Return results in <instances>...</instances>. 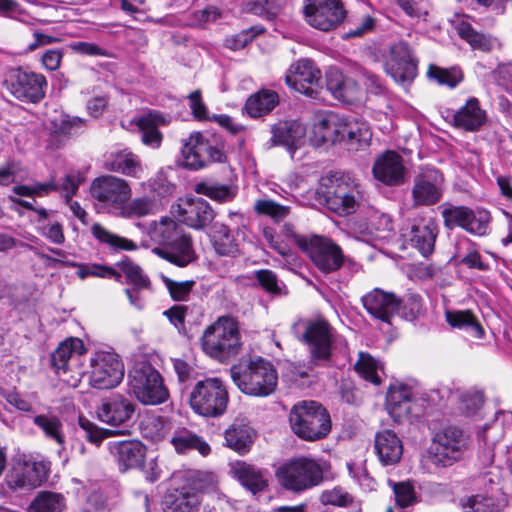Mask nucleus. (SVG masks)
Masks as SVG:
<instances>
[{
    "mask_svg": "<svg viewBox=\"0 0 512 512\" xmlns=\"http://www.w3.org/2000/svg\"><path fill=\"white\" fill-rule=\"evenodd\" d=\"M430 78L435 79L440 85H447L450 88L456 87L463 79L461 70L457 68L443 69L431 66L428 71Z\"/></svg>",
    "mask_w": 512,
    "mask_h": 512,
    "instance_id": "052dcab7",
    "label": "nucleus"
},
{
    "mask_svg": "<svg viewBox=\"0 0 512 512\" xmlns=\"http://www.w3.org/2000/svg\"><path fill=\"white\" fill-rule=\"evenodd\" d=\"M3 85L16 99L36 104L45 97L47 80L42 74L15 68L8 71Z\"/></svg>",
    "mask_w": 512,
    "mask_h": 512,
    "instance_id": "ddd939ff",
    "label": "nucleus"
},
{
    "mask_svg": "<svg viewBox=\"0 0 512 512\" xmlns=\"http://www.w3.org/2000/svg\"><path fill=\"white\" fill-rule=\"evenodd\" d=\"M490 213L485 209L472 210L466 220L464 229L474 235L483 236L489 229Z\"/></svg>",
    "mask_w": 512,
    "mask_h": 512,
    "instance_id": "4d7b16f0",
    "label": "nucleus"
},
{
    "mask_svg": "<svg viewBox=\"0 0 512 512\" xmlns=\"http://www.w3.org/2000/svg\"><path fill=\"white\" fill-rule=\"evenodd\" d=\"M412 391L406 385L391 386L386 396V409L395 422L411 412Z\"/></svg>",
    "mask_w": 512,
    "mask_h": 512,
    "instance_id": "473e14b6",
    "label": "nucleus"
},
{
    "mask_svg": "<svg viewBox=\"0 0 512 512\" xmlns=\"http://www.w3.org/2000/svg\"><path fill=\"white\" fill-rule=\"evenodd\" d=\"M385 70L395 82L401 84L410 83L416 77L417 62L407 43L400 41L391 46Z\"/></svg>",
    "mask_w": 512,
    "mask_h": 512,
    "instance_id": "aec40b11",
    "label": "nucleus"
},
{
    "mask_svg": "<svg viewBox=\"0 0 512 512\" xmlns=\"http://www.w3.org/2000/svg\"><path fill=\"white\" fill-rule=\"evenodd\" d=\"M445 317L446 321L451 327L464 330L471 337L476 339H481L484 337V328L472 311H446Z\"/></svg>",
    "mask_w": 512,
    "mask_h": 512,
    "instance_id": "ea45409f",
    "label": "nucleus"
},
{
    "mask_svg": "<svg viewBox=\"0 0 512 512\" xmlns=\"http://www.w3.org/2000/svg\"><path fill=\"white\" fill-rule=\"evenodd\" d=\"M291 331L296 339L308 346L311 364L322 365L330 360L332 327L324 318H300L293 323Z\"/></svg>",
    "mask_w": 512,
    "mask_h": 512,
    "instance_id": "7ed1b4c3",
    "label": "nucleus"
},
{
    "mask_svg": "<svg viewBox=\"0 0 512 512\" xmlns=\"http://www.w3.org/2000/svg\"><path fill=\"white\" fill-rule=\"evenodd\" d=\"M376 454L383 465H394L402 457L403 446L399 437L391 430H383L375 435Z\"/></svg>",
    "mask_w": 512,
    "mask_h": 512,
    "instance_id": "c756f323",
    "label": "nucleus"
},
{
    "mask_svg": "<svg viewBox=\"0 0 512 512\" xmlns=\"http://www.w3.org/2000/svg\"><path fill=\"white\" fill-rule=\"evenodd\" d=\"M343 139L351 149H361L369 145L372 133L366 123L356 120L344 121Z\"/></svg>",
    "mask_w": 512,
    "mask_h": 512,
    "instance_id": "c03bdc74",
    "label": "nucleus"
},
{
    "mask_svg": "<svg viewBox=\"0 0 512 512\" xmlns=\"http://www.w3.org/2000/svg\"><path fill=\"white\" fill-rule=\"evenodd\" d=\"M295 242L309 256L313 264L325 274L335 272L341 267H349L353 272L358 271V265L350 259H345L341 247L329 238L297 235Z\"/></svg>",
    "mask_w": 512,
    "mask_h": 512,
    "instance_id": "39448f33",
    "label": "nucleus"
},
{
    "mask_svg": "<svg viewBox=\"0 0 512 512\" xmlns=\"http://www.w3.org/2000/svg\"><path fill=\"white\" fill-rule=\"evenodd\" d=\"M153 252L179 267H185L196 259L192 239L186 233L166 246L154 248Z\"/></svg>",
    "mask_w": 512,
    "mask_h": 512,
    "instance_id": "cd10ccee",
    "label": "nucleus"
},
{
    "mask_svg": "<svg viewBox=\"0 0 512 512\" xmlns=\"http://www.w3.org/2000/svg\"><path fill=\"white\" fill-rule=\"evenodd\" d=\"M444 178L434 168L426 169L414 178L412 199L416 206H431L438 203L443 195Z\"/></svg>",
    "mask_w": 512,
    "mask_h": 512,
    "instance_id": "6ab92c4d",
    "label": "nucleus"
},
{
    "mask_svg": "<svg viewBox=\"0 0 512 512\" xmlns=\"http://www.w3.org/2000/svg\"><path fill=\"white\" fill-rule=\"evenodd\" d=\"M104 168L133 178H140L143 172L139 157L128 149L111 153L104 163Z\"/></svg>",
    "mask_w": 512,
    "mask_h": 512,
    "instance_id": "7c9ffc66",
    "label": "nucleus"
},
{
    "mask_svg": "<svg viewBox=\"0 0 512 512\" xmlns=\"http://www.w3.org/2000/svg\"><path fill=\"white\" fill-rule=\"evenodd\" d=\"M255 437L254 429L242 421H235L224 433L226 445L240 454L250 450Z\"/></svg>",
    "mask_w": 512,
    "mask_h": 512,
    "instance_id": "e433bc0d",
    "label": "nucleus"
},
{
    "mask_svg": "<svg viewBox=\"0 0 512 512\" xmlns=\"http://www.w3.org/2000/svg\"><path fill=\"white\" fill-rule=\"evenodd\" d=\"M136 405L120 394L105 399L97 408L98 419L110 426L128 422L135 413Z\"/></svg>",
    "mask_w": 512,
    "mask_h": 512,
    "instance_id": "b1692460",
    "label": "nucleus"
},
{
    "mask_svg": "<svg viewBox=\"0 0 512 512\" xmlns=\"http://www.w3.org/2000/svg\"><path fill=\"white\" fill-rule=\"evenodd\" d=\"M157 204L154 199L143 196L137 197L132 201H128L123 208H121V215L124 217H143L152 214L156 211Z\"/></svg>",
    "mask_w": 512,
    "mask_h": 512,
    "instance_id": "603ef678",
    "label": "nucleus"
},
{
    "mask_svg": "<svg viewBox=\"0 0 512 512\" xmlns=\"http://www.w3.org/2000/svg\"><path fill=\"white\" fill-rule=\"evenodd\" d=\"M254 210L260 215H266L275 221H281L290 213V207L281 205L270 199H259L254 203Z\"/></svg>",
    "mask_w": 512,
    "mask_h": 512,
    "instance_id": "13d9d810",
    "label": "nucleus"
},
{
    "mask_svg": "<svg viewBox=\"0 0 512 512\" xmlns=\"http://www.w3.org/2000/svg\"><path fill=\"white\" fill-rule=\"evenodd\" d=\"M327 207L344 216L354 213L362 200L358 188L342 179H331L330 186L324 192Z\"/></svg>",
    "mask_w": 512,
    "mask_h": 512,
    "instance_id": "a211bd4d",
    "label": "nucleus"
},
{
    "mask_svg": "<svg viewBox=\"0 0 512 512\" xmlns=\"http://www.w3.org/2000/svg\"><path fill=\"white\" fill-rule=\"evenodd\" d=\"M33 423L43 431L47 438L63 446L65 442L63 426L56 416L45 414L37 415L34 417Z\"/></svg>",
    "mask_w": 512,
    "mask_h": 512,
    "instance_id": "8fccbe9b",
    "label": "nucleus"
},
{
    "mask_svg": "<svg viewBox=\"0 0 512 512\" xmlns=\"http://www.w3.org/2000/svg\"><path fill=\"white\" fill-rule=\"evenodd\" d=\"M86 126V121L77 116L60 114L51 120V135L56 138L68 139L81 133Z\"/></svg>",
    "mask_w": 512,
    "mask_h": 512,
    "instance_id": "37998d69",
    "label": "nucleus"
},
{
    "mask_svg": "<svg viewBox=\"0 0 512 512\" xmlns=\"http://www.w3.org/2000/svg\"><path fill=\"white\" fill-rule=\"evenodd\" d=\"M200 341L205 354L220 362L235 357L242 348L238 323L229 316H221L206 327Z\"/></svg>",
    "mask_w": 512,
    "mask_h": 512,
    "instance_id": "f257e3e1",
    "label": "nucleus"
},
{
    "mask_svg": "<svg viewBox=\"0 0 512 512\" xmlns=\"http://www.w3.org/2000/svg\"><path fill=\"white\" fill-rule=\"evenodd\" d=\"M49 472L48 461L18 459L5 475V483L13 492H30L47 481Z\"/></svg>",
    "mask_w": 512,
    "mask_h": 512,
    "instance_id": "9d476101",
    "label": "nucleus"
},
{
    "mask_svg": "<svg viewBox=\"0 0 512 512\" xmlns=\"http://www.w3.org/2000/svg\"><path fill=\"white\" fill-rule=\"evenodd\" d=\"M229 395L225 383L217 377L198 381L190 392L192 410L204 417H219L227 409Z\"/></svg>",
    "mask_w": 512,
    "mask_h": 512,
    "instance_id": "0eeeda50",
    "label": "nucleus"
},
{
    "mask_svg": "<svg viewBox=\"0 0 512 512\" xmlns=\"http://www.w3.org/2000/svg\"><path fill=\"white\" fill-rule=\"evenodd\" d=\"M66 507L62 494L52 491H41L29 504L28 512H62Z\"/></svg>",
    "mask_w": 512,
    "mask_h": 512,
    "instance_id": "a18cd8bd",
    "label": "nucleus"
},
{
    "mask_svg": "<svg viewBox=\"0 0 512 512\" xmlns=\"http://www.w3.org/2000/svg\"><path fill=\"white\" fill-rule=\"evenodd\" d=\"M171 443L180 453H184L188 450H197L200 454L205 456L210 452L208 443L188 430L176 432L171 439Z\"/></svg>",
    "mask_w": 512,
    "mask_h": 512,
    "instance_id": "09e8293b",
    "label": "nucleus"
},
{
    "mask_svg": "<svg viewBox=\"0 0 512 512\" xmlns=\"http://www.w3.org/2000/svg\"><path fill=\"white\" fill-rule=\"evenodd\" d=\"M320 501L324 505L344 507L352 503V496L340 487L325 490L320 495Z\"/></svg>",
    "mask_w": 512,
    "mask_h": 512,
    "instance_id": "0e129e2a",
    "label": "nucleus"
},
{
    "mask_svg": "<svg viewBox=\"0 0 512 512\" xmlns=\"http://www.w3.org/2000/svg\"><path fill=\"white\" fill-rule=\"evenodd\" d=\"M372 172L375 179L387 186H399L405 182L406 167L403 158L392 150H387L376 158Z\"/></svg>",
    "mask_w": 512,
    "mask_h": 512,
    "instance_id": "5701e85b",
    "label": "nucleus"
},
{
    "mask_svg": "<svg viewBox=\"0 0 512 512\" xmlns=\"http://www.w3.org/2000/svg\"><path fill=\"white\" fill-rule=\"evenodd\" d=\"M77 275L81 279H85L88 276H95L100 278H115L117 281L120 280L121 274L115 269L108 266L93 264V265H78Z\"/></svg>",
    "mask_w": 512,
    "mask_h": 512,
    "instance_id": "e2e57ef3",
    "label": "nucleus"
},
{
    "mask_svg": "<svg viewBox=\"0 0 512 512\" xmlns=\"http://www.w3.org/2000/svg\"><path fill=\"white\" fill-rule=\"evenodd\" d=\"M484 398L481 391H467L460 396V409L467 415L475 414L483 405Z\"/></svg>",
    "mask_w": 512,
    "mask_h": 512,
    "instance_id": "69168bd1",
    "label": "nucleus"
},
{
    "mask_svg": "<svg viewBox=\"0 0 512 512\" xmlns=\"http://www.w3.org/2000/svg\"><path fill=\"white\" fill-rule=\"evenodd\" d=\"M230 374L239 390L250 396H269L278 384V373L275 367L262 358L234 365L230 369Z\"/></svg>",
    "mask_w": 512,
    "mask_h": 512,
    "instance_id": "f03ea898",
    "label": "nucleus"
},
{
    "mask_svg": "<svg viewBox=\"0 0 512 512\" xmlns=\"http://www.w3.org/2000/svg\"><path fill=\"white\" fill-rule=\"evenodd\" d=\"M320 79V70L309 59H302L292 64L285 76L289 87L312 99H319Z\"/></svg>",
    "mask_w": 512,
    "mask_h": 512,
    "instance_id": "f3484780",
    "label": "nucleus"
},
{
    "mask_svg": "<svg viewBox=\"0 0 512 512\" xmlns=\"http://www.w3.org/2000/svg\"><path fill=\"white\" fill-rule=\"evenodd\" d=\"M456 30L460 38L465 40L473 49L490 52L501 46L496 37L476 31L468 22L459 23Z\"/></svg>",
    "mask_w": 512,
    "mask_h": 512,
    "instance_id": "4c0bfd02",
    "label": "nucleus"
},
{
    "mask_svg": "<svg viewBox=\"0 0 512 512\" xmlns=\"http://www.w3.org/2000/svg\"><path fill=\"white\" fill-rule=\"evenodd\" d=\"M278 103L279 97L275 91L260 90L247 99L245 110L251 117H261L270 113Z\"/></svg>",
    "mask_w": 512,
    "mask_h": 512,
    "instance_id": "79ce46f5",
    "label": "nucleus"
},
{
    "mask_svg": "<svg viewBox=\"0 0 512 512\" xmlns=\"http://www.w3.org/2000/svg\"><path fill=\"white\" fill-rule=\"evenodd\" d=\"M389 487L393 490L396 505L407 508L417 502V496L413 484L410 481L394 482L388 481Z\"/></svg>",
    "mask_w": 512,
    "mask_h": 512,
    "instance_id": "5fc2aeb1",
    "label": "nucleus"
},
{
    "mask_svg": "<svg viewBox=\"0 0 512 512\" xmlns=\"http://www.w3.org/2000/svg\"><path fill=\"white\" fill-rule=\"evenodd\" d=\"M274 144L286 146L290 152H294L301 145L305 134V126L299 122L278 123L271 128Z\"/></svg>",
    "mask_w": 512,
    "mask_h": 512,
    "instance_id": "72a5a7b5",
    "label": "nucleus"
},
{
    "mask_svg": "<svg viewBox=\"0 0 512 512\" xmlns=\"http://www.w3.org/2000/svg\"><path fill=\"white\" fill-rule=\"evenodd\" d=\"M277 476L284 488L298 493L321 484L323 470L314 459L301 457L282 465Z\"/></svg>",
    "mask_w": 512,
    "mask_h": 512,
    "instance_id": "6e6552de",
    "label": "nucleus"
},
{
    "mask_svg": "<svg viewBox=\"0 0 512 512\" xmlns=\"http://www.w3.org/2000/svg\"><path fill=\"white\" fill-rule=\"evenodd\" d=\"M142 133L143 144L152 148H158L161 145L163 136L158 130L159 125L164 123V118L157 112H149L139 117L135 121Z\"/></svg>",
    "mask_w": 512,
    "mask_h": 512,
    "instance_id": "a19ab883",
    "label": "nucleus"
},
{
    "mask_svg": "<svg viewBox=\"0 0 512 512\" xmlns=\"http://www.w3.org/2000/svg\"><path fill=\"white\" fill-rule=\"evenodd\" d=\"M85 347L79 338H69L59 344L51 354V363L60 380L71 387H78L84 372L80 367H72L80 361Z\"/></svg>",
    "mask_w": 512,
    "mask_h": 512,
    "instance_id": "9b49d317",
    "label": "nucleus"
},
{
    "mask_svg": "<svg viewBox=\"0 0 512 512\" xmlns=\"http://www.w3.org/2000/svg\"><path fill=\"white\" fill-rule=\"evenodd\" d=\"M471 209L466 206H446L443 207L441 215L444 220V226L447 229L461 227L464 229L467 218Z\"/></svg>",
    "mask_w": 512,
    "mask_h": 512,
    "instance_id": "bf43d9fd",
    "label": "nucleus"
},
{
    "mask_svg": "<svg viewBox=\"0 0 512 512\" xmlns=\"http://www.w3.org/2000/svg\"><path fill=\"white\" fill-rule=\"evenodd\" d=\"M468 448V438L463 431L448 426L437 431L429 448V458L438 467H449L459 461Z\"/></svg>",
    "mask_w": 512,
    "mask_h": 512,
    "instance_id": "1a4fd4ad",
    "label": "nucleus"
},
{
    "mask_svg": "<svg viewBox=\"0 0 512 512\" xmlns=\"http://www.w3.org/2000/svg\"><path fill=\"white\" fill-rule=\"evenodd\" d=\"M89 384L96 389H112L124 378V364L114 352L100 351L90 361Z\"/></svg>",
    "mask_w": 512,
    "mask_h": 512,
    "instance_id": "2eb2a0df",
    "label": "nucleus"
},
{
    "mask_svg": "<svg viewBox=\"0 0 512 512\" xmlns=\"http://www.w3.org/2000/svg\"><path fill=\"white\" fill-rule=\"evenodd\" d=\"M326 89L334 99L351 103L358 100L360 92L358 84L351 78L345 77L337 68L326 72Z\"/></svg>",
    "mask_w": 512,
    "mask_h": 512,
    "instance_id": "c85d7f7f",
    "label": "nucleus"
},
{
    "mask_svg": "<svg viewBox=\"0 0 512 512\" xmlns=\"http://www.w3.org/2000/svg\"><path fill=\"white\" fill-rule=\"evenodd\" d=\"M182 163L186 168L199 170L213 163L226 161L224 145L216 136L201 132L192 133L181 149Z\"/></svg>",
    "mask_w": 512,
    "mask_h": 512,
    "instance_id": "423d86ee",
    "label": "nucleus"
},
{
    "mask_svg": "<svg viewBox=\"0 0 512 512\" xmlns=\"http://www.w3.org/2000/svg\"><path fill=\"white\" fill-rule=\"evenodd\" d=\"M201 496L191 488L174 490L164 499L165 512H197Z\"/></svg>",
    "mask_w": 512,
    "mask_h": 512,
    "instance_id": "f704fd0d",
    "label": "nucleus"
},
{
    "mask_svg": "<svg viewBox=\"0 0 512 512\" xmlns=\"http://www.w3.org/2000/svg\"><path fill=\"white\" fill-rule=\"evenodd\" d=\"M193 189L197 194L204 195L219 203L232 201L237 192V189L233 186L208 181L196 183Z\"/></svg>",
    "mask_w": 512,
    "mask_h": 512,
    "instance_id": "de8ad7c7",
    "label": "nucleus"
},
{
    "mask_svg": "<svg viewBox=\"0 0 512 512\" xmlns=\"http://www.w3.org/2000/svg\"><path fill=\"white\" fill-rule=\"evenodd\" d=\"M210 241L215 252L220 256H236L239 253V245L230 230L223 223H215L210 233Z\"/></svg>",
    "mask_w": 512,
    "mask_h": 512,
    "instance_id": "58836bf2",
    "label": "nucleus"
},
{
    "mask_svg": "<svg viewBox=\"0 0 512 512\" xmlns=\"http://www.w3.org/2000/svg\"><path fill=\"white\" fill-rule=\"evenodd\" d=\"M117 267L126 276L127 282L131 283L136 289H148L150 281L146 275L143 274L141 267L126 258L117 263Z\"/></svg>",
    "mask_w": 512,
    "mask_h": 512,
    "instance_id": "864d4df0",
    "label": "nucleus"
},
{
    "mask_svg": "<svg viewBox=\"0 0 512 512\" xmlns=\"http://www.w3.org/2000/svg\"><path fill=\"white\" fill-rule=\"evenodd\" d=\"M355 370L367 381L379 385L381 380L378 375L379 364L368 353L360 352L359 358L354 365Z\"/></svg>",
    "mask_w": 512,
    "mask_h": 512,
    "instance_id": "6e6d98bb",
    "label": "nucleus"
},
{
    "mask_svg": "<svg viewBox=\"0 0 512 512\" xmlns=\"http://www.w3.org/2000/svg\"><path fill=\"white\" fill-rule=\"evenodd\" d=\"M108 449L123 472L141 467L145 459L146 448L138 440L110 441Z\"/></svg>",
    "mask_w": 512,
    "mask_h": 512,
    "instance_id": "393cba45",
    "label": "nucleus"
},
{
    "mask_svg": "<svg viewBox=\"0 0 512 512\" xmlns=\"http://www.w3.org/2000/svg\"><path fill=\"white\" fill-rule=\"evenodd\" d=\"M259 285L268 293L272 295L282 294V287L278 282L277 276L271 270H259L255 273Z\"/></svg>",
    "mask_w": 512,
    "mask_h": 512,
    "instance_id": "338daca9",
    "label": "nucleus"
},
{
    "mask_svg": "<svg viewBox=\"0 0 512 512\" xmlns=\"http://www.w3.org/2000/svg\"><path fill=\"white\" fill-rule=\"evenodd\" d=\"M361 302L367 312L384 323H390L401 305V299L393 292L374 288L362 296Z\"/></svg>",
    "mask_w": 512,
    "mask_h": 512,
    "instance_id": "4be33fe9",
    "label": "nucleus"
},
{
    "mask_svg": "<svg viewBox=\"0 0 512 512\" xmlns=\"http://www.w3.org/2000/svg\"><path fill=\"white\" fill-rule=\"evenodd\" d=\"M91 230L93 236L98 241L105 243L116 250L132 251L137 248V245L132 240L118 236L100 224H94Z\"/></svg>",
    "mask_w": 512,
    "mask_h": 512,
    "instance_id": "3c124183",
    "label": "nucleus"
},
{
    "mask_svg": "<svg viewBox=\"0 0 512 512\" xmlns=\"http://www.w3.org/2000/svg\"><path fill=\"white\" fill-rule=\"evenodd\" d=\"M292 431L305 441H317L331 430V419L326 409L315 401L296 403L289 414Z\"/></svg>",
    "mask_w": 512,
    "mask_h": 512,
    "instance_id": "20e7f679",
    "label": "nucleus"
},
{
    "mask_svg": "<svg viewBox=\"0 0 512 512\" xmlns=\"http://www.w3.org/2000/svg\"><path fill=\"white\" fill-rule=\"evenodd\" d=\"M178 220L194 230H203L215 219L216 212L203 198L194 197L182 200L175 210Z\"/></svg>",
    "mask_w": 512,
    "mask_h": 512,
    "instance_id": "412c9836",
    "label": "nucleus"
},
{
    "mask_svg": "<svg viewBox=\"0 0 512 512\" xmlns=\"http://www.w3.org/2000/svg\"><path fill=\"white\" fill-rule=\"evenodd\" d=\"M344 120L329 113L320 116L313 125V133L321 143H336L343 139Z\"/></svg>",
    "mask_w": 512,
    "mask_h": 512,
    "instance_id": "c9c22d12",
    "label": "nucleus"
},
{
    "mask_svg": "<svg viewBox=\"0 0 512 512\" xmlns=\"http://www.w3.org/2000/svg\"><path fill=\"white\" fill-rule=\"evenodd\" d=\"M263 30L258 27H250L245 29L232 37L226 39V44L233 50H239L244 48L247 44L252 42L254 38L261 33Z\"/></svg>",
    "mask_w": 512,
    "mask_h": 512,
    "instance_id": "774afa93",
    "label": "nucleus"
},
{
    "mask_svg": "<svg viewBox=\"0 0 512 512\" xmlns=\"http://www.w3.org/2000/svg\"><path fill=\"white\" fill-rule=\"evenodd\" d=\"M185 234L182 228L171 218L163 217L151 230V239L163 247L176 241Z\"/></svg>",
    "mask_w": 512,
    "mask_h": 512,
    "instance_id": "49530a36",
    "label": "nucleus"
},
{
    "mask_svg": "<svg viewBox=\"0 0 512 512\" xmlns=\"http://www.w3.org/2000/svg\"><path fill=\"white\" fill-rule=\"evenodd\" d=\"M90 193L101 207L120 211L131 199L132 189L123 178L102 175L91 182Z\"/></svg>",
    "mask_w": 512,
    "mask_h": 512,
    "instance_id": "4468645a",
    "label": "nucleus"
},
{
    "mask_svg": "<svg viewBox=\"0 0 512 512\" xmlns=\"http://www.w3.org/2000/svg\"><path fill=\"white\" fill-rule=\"evenodd\" d=\"M438 227L434 221L412 225L405 237L423 256L430 255L434 250Z\"/></svg>",
    "mask_w": 512,
    "mask_h": 512,
    "instance_id": "2f4dec72",
    "label": "nucleus"
},
{
    "mask_svg": "<svg viewBox=\"0 0 512 512\" xmlns=\"http://www.w3.org/2000/svg\"><path fill=\"white\" fill-rule=\"evenodd\" d=\"M303 13L306 22L321 31L336 28L346 16L341 0H305Z\"/></svg>",
    "mask_w": 512,
    "mask_h": 512,
    "instance_id": "dca6fc26",
    "label": "nucleus"
},
{
    "mask_svg": "<svg viewBox=\"0 0 512 512\" xmlns=\"http://www.w3.org/2000/svg\"><path fill=\"white\" fill-rule=\"evenodd\" d=\"M229 474L253 494L265 490L268 486L264 471L245 461L231 462Z\"/></svg>",
    "mask_w": 512,
    "mask_h": 512,
    "instance_id": "bb28decb",
    "label": "nucleus"
},
{
    "mask_svg": "<svg viewBox=\"0 0 512 512\" xmlns=\"http://www.w3.org/2000/svg\"><path fill=\"white\" fill-rule=\"evenodd\" d=\"M487 112L476 97H470L453 114V125L466 132H478L487 123Z\"/></svg>",
    "mask_w": 512,
    "mask_h": 512,
    "instance_id": "a878e982",
    "label": "nucleus"
},
{
    "mask_svg": "<svg viewBox=\"0 0 512 512\" xmlns=\"http://www.w3.org/2000/svg\"><path fill=\"white\" fill-rule=\"evenodd\" d=\"M161 278L174 301H186L195 286L194 280L175 281L164 275Z\"/></svg>",
    "mask_w": 512,
    "mask_h": 512,
    "instance_id": "680f3d73",
    "label": "nucleus"
},
{
    "mask_svg": "<svg viewBox=\"0 0 512 512\" xmlns=\"http://www.w3.org/2000/svg\"><path fill=\"white\" fill-rule=\"evenodd\" d=\"M129 385L135 397L145 405L164 403L169 392L160 373L150 365H143L129 374Z\"/></svg>",
    "mask_w": 512,
    "mask_h": 512,
    "instance_id": "f8f14e48",
    "label": "nucleus"
}]
</instances>
